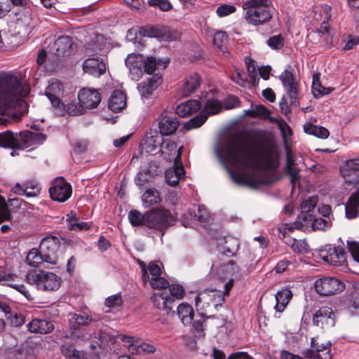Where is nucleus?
I'll return each instance as SVG.
<instances>
[{"label": "nucleus", "mask_w": 359, "mask_h": 359, "mask_svg": "<svg viewBox=\"0 0 359 359\" xmlns=\"http://www.w3.org/2000/svg\"><path fill=\"white\" fill-rule=\"evenodd\" d=\"M66 224L68 229L76 231H86L90 226L88 223L80 221L77 214L74 211L67 214Z\"/></svg>", "instance_id": "nucleus-33"}, {"label": "nucleus", "mask_w": 359, "mask_h": 359, "mask_svg": "<svg viewBox=\"0 0 359 359\" xmlns=\"http://www.w3.org/2000/svg\"><path fill=\"white\" fill-rule=\"evenodd\" d=\"M95 320V319L92 315L86 313L74 314L69 320V328L65 337L72 340L86 341L89 339L91 334L83 327Z\"/></svg>", "instance_id": "nucleus-6"}, {"label": "nucleus", "mask_w": 359, "mask_h": 359, "mask_svg": "<svg viewBox=\"0 0 359 359\" xmlns=\"http://www.w3.org/2000/svg\"><path fill=\"white\" fill-rule=\"evenodd\" d=\"M201 85V79L196 74H191L186 76L180 88L179 93L182 97H188L194 93Z\"/></svg>", "instance_id": "nucleus-26"}, {"label": "nucleus", "mask_w": 359, "mask_h": 359, "mask_svg": "<svg viewBox=\"0 0 359 359\" xmlns=\"http://www.w3.org/2000/svg\"><path fill=\"white\" fill-rule=\"evenodd\" d=\"M8 320H10L11 324L15 327L20 326L25 323L24 316L15 311L13 313V316L8 318Z\"/></svg>", "instance_id": "nucleus-62"}, {"label": "nucleus", "mask_w": 359, "mask_h": 359, "mask_svg": "<svg viewBox=\"0 0 359 359\" xmlns=\"http://www.w3.org/2000/svg\"><path fill=\"white\" fill-rule=\"evenodd\" d=\"M0 147L4 148H19L18 134L11 130L0 133Z\"/></svg>", "instance_id": "nucleus-35"}, {"label": "nucleus", "mask_w": 359, "mask_h": 359, "mask_svg": "<svg viewBox=\"0 0 359 359\" xmlns=\"http://www.w3.org/2000/svg\"><path fill=\"white\" fill-rule=\"evenodd\" d=\"M161 132L151 130L147 133L144 140V146L147 152L153 153L163 144V136Z\"/></svg>", "instance_id": "nucleus-28"}, {"label": "nucleus", "mask_w": 359, "mask_h": 359, "mask_svg": "<svg viewBox=\"0 0 359 359\" xmlns=\"http://www.w3.org/2000/svg\"><path fill=\"white\" fill-rule=\"evenodd\" d=\"M359 44V37L356 36H348V40L344 46V50H351Z\"/></svg>", "instance_id": "nucleus-64"}, {"label": "nucleus", "mask_w": 359, "mask_h": 359, "mask_svg": "<svg viewBox=\"0 0 359 359\" xmlns=\"http://www.w3.org/2000/svg\"><path fill=\"white\" fill-rule=\"evenodd\" d=\"M341 173L346 184L351 186L357 184L359 182V158L346 161Z\"/></svg>", "instance_id": "nucleus-16"}, {"label": "nucleus", "mask_w": 359, "mask_h": 359, "mask_svg": "<svg viewBox=\"0 0 359 359\" xmlns=\"http://www.w3.org/2000/svg\"><path fill=\"white\" fill-rule=\"evenodd\" d=\"M0 219L2 221H8L11 219V213L7 207L5 199L0 196Z\"/></svg>", "instance_id": "nucleus-57"}, {"label": "nucleus", "mask_w": 359, "mask_h": 359, "mask_svg": "<svg viewBox=\"0 0 359 359\" xmlns=\"http://www.w3.org/2000/svg\"><path fill=\"white\" fill-rule=\"evenodd\" d=\"M27 264L32 267H38L44 262L41 252H39L37 249H32L26 257Z\"/></svg>", "instance_id": "nucleus-45"}, {"label": "nucleus", "mask_w": 359, "mask_h": 359, "mask_svg": "<svg viewBox=\"0 0 359 359\" xmlns=\"http://www.w3.org/2000/svg\"><path fill=\"white\" fill-rule=\"evenodd\" d=\"M148 4L152 7H158L162 11H168L172 6L168 0H149Z\"/></svg>", "instance_id": "nucleus-51"}, {"label": "nucleus", "mask_w": 359, "mask_h": 359, "mask_svg": "<svg viewBox=\"0 0 359 359\" xmlns=\"http://www.w3.org/2000/svg\"><path fill=\"white\" fill-rule=\"evenodd\" d=\"M72 186L63 178H57L49 189L51 198L55 201L63 203L72 195Z\"/></svg>", "instance_id": "nucleus-13"}, {"label": "nucleus", "mask_w": 359, "mask_h": 359, "mask_svg": "<svg viewBox=\"0 0 359 359\" xmlns=\"http://www.w3.org/2000/svg\"><path fill=\"white\" fill-rule=\"evenodd\" d=\"M63 109L64 111L71 116H78L82 114L85 111V108L80 102L79 104L70 103L67 105L61 103L60 108Z\"/></svg>", "instance_id": "nucleus-48"}, {"label": "nucleus", "mask_w": 359, "mask_h": 359, "mask_svg": "<svg viewBox=\"0 0 359 359\" xmlns=\"http://www.w3.org/2000/svg\"><path fill=\"white\" fill-rule=\"evenodd\" d=\"M19 149H26L28 147H36L42 144L46 140L44 134L39 133H33L25 130L19 133Z\"/></svg>", "instance_id": "nucleus-18"}, {"label": "nucleus", "mask_w": 359, "mask_h": 359, "mask_svg": "<svg viewBox=\"0 0 359 359\" xmlns=\"http://www.w3.org/2000/svg\"><path fill=\"white\" fill-rule=\"evenodd\" d=\"M95 41L89 43L87 45L86 49L92 52H98L102 49V43L104 42V37L102 35H96L95 37Z\"/></svg>", "instance_id": "nucleus-55"}, {"label": "nucleus", "mask_w": 359, "mask_h": 359, "mask_svg": "<svg viewBox=\"0 0 359 359\" xmlns=\"http://www.w3.org/2000/svg\"><path fill=\"white\" fill-rule=\"evenodd\" d=\"M204 109L198 116H196L184 124L186 130L197 128L201 126L208 119V115H214L224 109L222 103L215 97V93L210 91L207 93Z\"/></svg>", "instance_id": "nucleus-5"}, {"label": "nucleus", "mask_w": 359, "mask_h": 359, "mask_svg": "<svg viewBox=\"0 0 359 359\" xmlns=\"http://www.w3.org/2000/svg\"><path fill=\"white\" fill-rule=\"evenodd\" d=\"M318 203V198L317 197H311L309 199L304 200L301 203V209H302V215L300 218H302L303 220H312L311 215L309 213L313 211Z\"/></svg>", "instance_id": "nucleus-39"}, {"label": "nucleus", "mask_w": 359, "mask_h": 359, "mask_svg": "<svg viewBox=\"0 0 359 359\" xmlns=\"http://www.w3.org/2000/svg\"><path fill=\"white\" fill-rule=\"evenodd\" d=\"M292 296V292L288 289L282 290L278 292L276 295V311L279 313L283 311L291 299Z\"/></svg>", "instance_id": "nucleus-37"}, {"label": "nucleus", "mask_w": 359, "mask_h": 359, "mask_svg": "<svg viewBox=\"0 0 359 359\" xmlns=\"http://www.w3.org/2000/svg\"><path fill=\"white\" fill-rule=\"evenodd\" d=\"M12 190L18 195H25L27 197L36 196L39 193L37 184L34 182H27L22 184L17 183L13 187Z\"/></svg>", "instance_id": "nucleus-32"}, {"label": "nucleus", "mask_w": 359, "mask_h": 359, "mask_svg": "<svg viewBox=\"0 0 359 359\" xmlns=\"http://www.w3.org/2000/svg\"><path fill=\"white\" fill-rule=\"evenodd\" d=\"M122 297L121 294H116L107 297L105 300V305L108 307L120 306L122 304Z\"/></svg>", "instance_id": "nucleus-60"}, {"label": "nucleus", "mask_w": 359, "mask_h": 359, "mask_svg": "<svg viewBox=\"0 0 359 359\" xmlns=\"http://www.w3.org/2000/svg\"><path fill=\"white\" fill-rule=\"evenodd\" d=\"M128 219L133 226H146L147 213L143 215L138 210H130Z\"/></svg>", "instance_id": "nucleus-46"}, {"label": "nucleus", "mask_w": 359, "mask_h": 359, "mask_svg": "<svg viewBox=\"0 0 359 359\" xmlns=\"http://www.w3.org/2000/svg\"><path fill=\"white\" fill-rule=\"evenodd\" d=\"M266 43L272 49L279 50L284 45V39L281 35L278 34L270 37L267 40Z\"/></svg>", "instance_id": "nucleus-53"}, {"label": "nucleus", "mask_w": 359, "mask_h": 359, "mask_svg": "<svg viewBox=\"0 0 359 359\" xmlns=\"http://www.w3.org/2000/svg\"><path fill=\"white\" fill-rule=\"evenodd\" d=\"M169 292L173 299V297L177 299H182L184 294V288L182 285H176V284H172L169 285Z\"/></svg>", "instance_id": "nucleus-56"}, {"label": "nucleus", "mask_w": 359, "mask_h": 359, "mask_svg": "<svg viewBox=\"0 0 359 359\" xmlns=\"http://www.w3.org/2000/svg\"><path fill=\"white\" fill-rule=\"evenodd\" d=\"M271 0H246L242 3L244 18L253 25H262L271 20Z\"/></svg>", "instance_id": "nucleus-3"}, {"label": "nucleus", "mask_w": 359, "mask_h": 359, "mask_svg": "<svg viewBox=\"0 0 359 359\" xmlns=\"http://www.w3.org/2000/svg\"><path fill=\"white\" fill-rule=\"evenodd\" d=\"M304 224L300 221H296L292 224H281L278 230L279 237L284 241V243L290 246L293 251L299 254H304L309 251V245L305 240L295 239L287 236V233L293 231L294 229H302Z\"/></svg>", "instance_id": "nucleus-8"}, {"label": "nucleus", "mask_w": 359, "mask_h": 359, "mask_svg": "<svg viewBox=\"0 0 359 359\" xmlns=\"http://www.w3.org/2000/svg\"><path fill=\"white\" fill-rule=\"evenodd\" d=\"M217 152L221 161L224 158L231 165L244 172L238 174L228 169L232 180L239 184L257 185L262 181L257 178L255 175L272 168L271 154L240 133L229 137L222 152Z\"/></svg>", "instance_id": "nucleus-1"}, {"label": "nucleus", "mask_w": 359, "mask_h": 359, "mask_svg": "<svg viewBox=\"0 0 359 359\" xmlns=\"http://www.w3.org/2000/svg\"><path fill=\"white\" fill-rule=\"evenodd\" d=\"M64 88L62 83L57 79H52L45 90V95L55 108H60V97L62 95Z\"/></svg>", "instance_id": "nucleus-23"}, {"label": "nucleus", "mask_w": 359, "mask_h": 359, "mask_svg": "<svg viewBox=\"0 0 359 359\" xmlns=\"http://www.w3.org/2000/svg\"><path fill=\"white\" fill-rule=\"evenodd\" d=\"M73 41L69 36H60L50 48V52L57 57L69 56L72 51Z\"/></svg>", "instance_id": "nucleus-19"}, {"label": "nucleus", "mask_w": 359, "mask_h": 359, "mask_svg": "<svg viewBox=\"0 0 359 359\" xmlns=\"http://www.w3.org/2000/svg\"><path fill=\"white\" fill-rule=\"evenodd\" d=\"M29 93V86L17 76L5 74L0 77V120L3 116H17L15 107L20 103V97Z\"/></svg>", "instance_id": "nucleus-2"}, {"label": "nucleus", "mask_w": 359, "mask_h": 359, "mask_svg": "<svg viewBox=\"0 0 359 359\" xmlns=\"http://www.w3.org/2000/svg\"><path fill=\"white\" fill-rule=\"evenodd\" d=\"M60 241L55 236H47L42 239L40 244V251L44 262L51 264H57V252L60 248Z\"/></svg>", "instance_id": "nucleus-10"}, {"label": "nucleus", "mask_w": 359, "mask_h": 359, "mask_svg": "<svg viewBox=\"0 0 359 359\" xmlns=\"http://www.w3.org/2000/svg\"><path fill=\"white\" fill-rule=\"evenodd\" d=\"M238 100L234 96H229L222 103L224 109H231L238 105Z\"/></svg>", "instance_id": "nucleus-63"}, {"label": "nucleus", "mask_w": 359, "mask_h": 359, "mask_svg": "<svg viewBox=\"0 0 359 359\" xmlns=\"http://www.w3.org/2000/svg\"><path fill=\"white\" fill-rule=\"evenodd\" d=\"M313 34L317 35V36L321 39L326 44H332V36L327 22L324 21Z\"/></svg>", "instance_id": "nucleus-44"}, {"label": "nucleus", "mask_w": 359, "mask_h": 359, "mask_svg": "<svg viewBox=\"0 0 359 359\" xmlns=\"http://www.w3.org/2000/svg\"><path fill=\"white\" fill-rule=\"evenodd\" d=\"M62 355L68 359H87V354L76 350L72 345L64 344L61 346Z\"/></svg>", "instance_id": "nucleus-42"}, {"label": "nucleus", "mask_w": 359, "mask_h": 359, "mask_svg": "<svg viewBox=\"0 0 359 359\" xmlns=\"http://www.w3.org/2000/svg\"><path fill=\"white\" fill-rule=\"evenodd\" d=\"M8 285L21 293L27 300H32L34 299L32 294L27 290L24 285L8 283Z\"/></svg>", "instance_id": "nucleus-58"}, {"label": "nucleus", "mask_w": 359, "mask_h": 359, "mask_svg": "<svg viewBox=\"0 0 359 359\" xmlns=\"http://www.w3.org/2000/svg\"><path fill=\"white\" fill-rule=\"evenodd\" d=\"M172 221L173 217L165 209L156 208L147 212L146 226L151 229L162 231L168 228Z\"/></svg>", "instance_id": "nucleus-9"}, {"label": "nucleus", "mask_w": 359, "mask_h": 359, "mask_svg": "<svg viewBox=\"0 0 359 359\" xmlns=\"http://www.w3.org/2000/svg\"><path fill=\"white\" fill-rule=\"evenodd\" d=\"M224 301L222 292L215 290H205L200 292L195 299L196 306L200 309H205L211 304L215 306L221 305Z\"/></svg>", "instance_id": "nucleus-14"}, {"label": "nucleus", "mask_w": 359, "mask_h": 359, "mask_svg": "<svg viewBox=\"0 0 359 359\" xmlns=\"http://www.w3.org/2000/svg\"><path fill=\"white\" fill-rule=\"evenodd\" d=\"M28 328L33 333L48 334L53 330L54 325L50 321L35 318L29 323Z\"/></svg>", "instance_id": "nucleus-31"}, {"label": "nucleus", "mask_w": 359, "mask_h": 359, "mask_svg": "<svg viewBox=\"0 0 359 359\" xmlns=\"http://www.w3.org/2000/svg\"><path fill=\"white\" fill-rule=\"evenodd\" d=\"M308 357L309 359H331L332 355L329 350L322 354L320 352L312 350L308 352Z\"/></svg>", "instance_id": "nucleus-61"}, {"label": "nucleus", "mask_w": 359, "mask_h": 359, "mask_svg": "<svg viewBox=\"0 0 359 359\" xmlns=\"http://www.w3.org/2000/svg\"><path fill=\"white\" fill-rule=\"evenodd\" d=\"M182 153V147L178 150L177 155L175 157L173 167L168 168L165 172L166 182L172 187L176 186L185 175L184 169L181 161Z\"/></svg>", "instance_id": "nucleus-15"}, {"label": "nucleus", "mask_w": 359, "mask_h": 359, "mask_svg": "<svg viewBox=\"0 0 359 359\" xmlns=\"http://www.w3.org/2000/svg\"><path fill=\"white\" fill-rule=\"evenodd\" d=\"M78 98L85 109H94L101 101L98 91L93 88H83L78 94Z\"/></svg>", "instance_id": "nucleus-20"}, {"label": "nucleus", "mask_w": 359, "mask_h": 359, "mask_svg": "<svg viewBox=\"0 0 359 359\" xmlns=\"http://www.w3.org/2000/svg\"><path fill=\"white\" fill-rule=\"evenodd\" d=\"M332 344L330 341H324L320 337H316L311 339V347L317 352L325 353L328 350L330 351Z\"/></svg>", "instance_id": "nucleus-47"}, {"label": "nucleus", "mask_w": 359, "mask_h": 359, "mask_svg": "<svg viewBox=\"0 0 359 359\" xmlns=\"http://www.w3.org/2000/svg\"><path fill=\"white\" fill-rule=\"evenodd\" d=\"M100 341L107 346L114 344L116 342V338L121 339L120 335L114 336L105 330H100L98 334Z\"/></svg>", "instance_id": "nucleus-52"}, {"label": "nucleus", "mask_w": 359, "mask_h": 359, "mask_svg": "<svg viewBox=\"0 0 359 359\" xmlns=\"http://www.w3.org/2000/svg\"><path fill=\"white\" fill-rule=\"evenodd\" d=\"M201 108V103L196 100H191L180 104L176 107L178 116L186 117L197 112Z\"/></svg>", "instance_id": "nucleus-30"}, {"label": "nucleus", "mask_w": 359, "mask_h": 359, "mask_svg": "<svg viewBox=\"0 0 359 359\" xmlns=\"http://www.w3.org/2000/svg\"><path fill=\"white\" fill-rule=\"evenodd\" d=\"M332 226V220L330 217H319L314 219L312 222V227L314 230L325 231Z\"/></svg>", "instance_id": "nucleus-50"}, {"label": "nucleus", "mask_w": 359, "mask_h": 359, "mask_svg": "<svg viewBox=\"0 0 359 359\" xmlns=\"http://www.w3.org/2000/svg\"><path fill=\"white\" fill-rule=\"evenodd\" d=\"M142 203L144 208H149L160 203L161 198L158 190L148 189L142 196Z\"/></svg>", "instance_id": "nucleus-38"}, {"label": "nucleus", "mask_w": 359, "mask_h": 359, "mask_svg": "<svg viewBox=\"0 0 359 359\" xmlns=\"http://www.w3.org/2000/svg\"><path fill=\"white\" fill-rule=\"evenodd\" d=\"M83 69L85 73L99 77L105 72L106 65L102 59L93 57L84 61Z\"/></svg>", "instance_id": "nucleus-25"}, {"label": "nucleus", "mask_w": 359, "mask_h": 359, "mask_svg": "<svg viewBox=\"0 0 359 359\" xmlns=\"http://www.w3.org/2000/svg\"><path fill=\"white\" fill-rule=\"evenodd\" d=\"M121 340L125 343L128 351L133 354L152 353L156 351L153 344L148 343H140L134 339V337L120 334Z\"/></svg>", "instance_id": "nucleus-17"}, {"label": "nucleus", "mask_w": 359, "mask_h": 359, "mask_svg": "<svg viewBox=\"0 0 359 359\" xmlns=\"http://www.w3.org/2000/svg\"><path fill=\"white\" fill-rule=\"evenodd\" d=\"M128 69L129 76L132 80L138 81L144 74H153L161 61H157L153 56L145 57L140 53L128 54L125 60Z\"/></svg>", "instance_id": "nucleus-4"}, {"label": "nucleus", "mask_w": 359, "mask_h": 359, "mask_svg": "<svg viewBox=\"0 0 359 359\" xmlns=\"http://www.w3.org/2000/svg\"><path fill=\"white\" fill-rule=\"evenodd\" d=\"M227 43V35L225 32L218 31L215 33L213 36V43L223 53L225 52L226 48V44Z\"/></svg>", "instance_id": "nucleus-49"}, {"label": "nucleus", "mask_w": 359, "mask_h": 359, "mask_svg": "<svg viewBox=\"0 0 359 359\" xmlns=\"http://www.w3.org/2000/svg\"><path fill=\"white\" fill-rule=\"evenodd\" d=\"M148 281H149L150 285L154 289H166L170 285L168 281L161 276L158 278H151Z\"/></svg>", "instance_id": "nucleus-54"}, {"label": "nucleus", "mask_w": 359, "mask_h": 359, "mask_svg": "<svg viewBox=\"0 0 359 359\" xmlns=\"http://www.w3.org/2000/svg\"><path fill=\"white\" fill-rule=\"evenodd\" d=\"M177 315L184 325H191L194 316V311L191 306L182 303L177 307Z\"/></svg>", "instance_id": "nucleus-36"}, {"label": "nucleus", "mask_w": 359, "mask_h": 359, "mask_svg": "<svg viewBox=\"0 0 359 359\" xmlns=\"http://www.w3.org/2000/svg\"><path fill=\"white\" fill-rule=\"evenodd\" d=\"M28 284L35 285L38 290L42 291H55L59 289L61 279L56 274L41 271L39 273L30 271L26 276Z\"/></svg>", "instance_id": "nucleus-7"}, {"label": "nucleus", "mask_w": 359, "mask_h": 359, "mask_svg": "<svg viewBox=\"0 0 359 359\" xmlns=\"http://www.w3.org/2000/svg\"><path fill=\"white\" fill-rule=\"evenodd\" d=\"M313 325L324 327H332L335 324V316L330 307H322L316 312L313 318Z\"/></svg>", "instance_id": "nucleus-22"}, {"label": "nucleus", "mask_w": 359, "mask_h": 359, "mask_svg": "<svg viewBox=\"0 0 359 359\" xmlns=\"http://www.w3.org/2000/svg\"><path fill=\"white\" fill-rule=\"evenodd\" d=\"M162 83V78L158 74H154L138 85V90L142 97L147 98Z\"/></svg>", "instance_id": "nucleus-27"}, {"label": "nucleus", "mask_w": 359, "mask_h": 359, "mask_svg": "<svg viewBox=\"0 0 359 359\" xmlns=\"http://www.w3.org/2000/svg\"><path fill=\"white\" fill-rule=\"evenodd\" d=\"M109 108L114 112H118L126 107V97L120 90H115L111 95L109 100Z\"/></svg>", "instance_id": "nucleus-34"}, {"label": "nucleus", "mask_w": 359, "mask_h": 359, "mask_svg": "<svg viewBox=\"0 0 359 359\" xmlns=\"http://www.w3.org/2000/svg\"><path fill=\"white\" fill-rule=\"evenodd\" d=\"M280 79L287 91V94L291 100V103H295L297 99V83L293 74L285 69L280 76Z\"/></svg>", "instance_id": "nucleus-24"}, {"label": "nucleus", "mask_w": 359, "mask_h": 359, "mask_svg": "<svg viewBox=\"0 0 359 359\" xmlns=\"http://www.w3.org/2000/svg\"><path fill=\"white\" fill-rule=\"evenodd\" d=\"M319 257L325 262L335 266H343L346 262V252L343 248L339 247L327 245L320 250Z\"/></svg>", "instance_id": "nucleus-12"}, {"label": "nucleus", "mask_w": 359, "mask_h": 359, "mask_svg": "<svg viewBox=\"0 0 359 359\" xmlns=\"http://www.w3.org/2000/svg\"><path fill=\"white\" fill-rule=\"evenodd\" d=\"M287 172L290 177V182L292 188H294L299 182V170L294 163L292 157L290 154L287 155Z\"/></svg>", "instance_id": "nucleus-40"}, {"label": "nucleus", "mask_w": 359, "mask_h": 359, "mask_svg": "<svg viewBox=\"0 0 359 359\" xmlns=\"http://www.w3.org/2000/svg\"><path fill=\"white\" fill-rule=\"evenodd\" d=\"M155 307L165 310L166 312L171 311L170 305L174 302L166 291H161L154 293L151 297Z\"/></svg>", "instance_id": "nucleus-29"}, {"label": "nucleus", "mask_w": 359, "mask_h": 359, "mask_svg": "<svg viewBox=\"0 0 359 359\" xmlns=\"http://www.w3.org/2000/svg\"><path fill=\"white\" fill-rule=\"evenodd\" d=\"M158 119V128L162 135H172L179 126V121L177 117L165 111L161 114Z\"/></svg>", "instance_id": "nucleus-21"}, {"label": "nucleus", "mask_w": 359, "mask_h": 359, "mask_svg": "<svg viewBox=\"0 0 359 359\" xmlns=\"http://www.w3.org/2000/svg\"><path fill=\"white\" fill-rule=\"evenodd\" d=\"M304 130L309 135H312L321 139H326L330 135V133L327 128L312 123L305 124L304 126Z\"/></svg>", "instance_id": "nucleus-41"}, {"label": "nucleus", "mask_w": 359, "mask_h": 359, "mask_svg": "<svg viewBox=\"0 0 359 359\" xmlns=\"http://www.w3.org/2000/svg\"><path fill=\"white\" fill-rule=\"evenodd\" d=\"M236 11V7L232 5H222L217 8V14L219 17H224Z\"/></svg>", "instance_id": "nucleus-59"}, {"label": "nucleus", "mask_w": 359, "mask_h": 359, "mask_svg": "<svg viewBox=\"0 0 359 359\" xmlns=\"http://www.w3.org/2000/svg\"><path fill=\"white\" fill-rule=\"evenodd\" d=\"M332 88L323 87L320 81L319 75L314 74L313 76L312 92L315 97L319 98L325 95H327L332 91Z\"/></svg>", "instance_id": "nucleus-43"}, {"label": "nucleus", "mask_w": 359, "mask_h": 359, "mask_svg": "<svg viewBox=\"0 0 359 359\" xmlns=\"http://www.w3.org/2000/svg\"><path fill=\"white\" fill-rule=\"evenodd\" d=\"M315 287L316 292L320 295L329 296L341 292L344 286L335 278L324 277L316 281Z\"/></svg>", "instance_id": "nucleus-11"}]
</instances>
